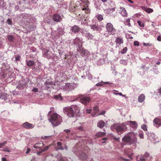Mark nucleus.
Instances as JSON below:
<instances>
[{
  "instance_id": "f257e3e1",
  "label": "nucleus",
  "mask_w": 161,
  "mask_h": 161,
  "mask_svg": "<svg viewBox=\"0 0 161 161\" xmlns=\"http://www.w3.org/2000/svg\"><path fill=\"white\" fill-rule=\"evenodd\" d=\"M80 108L76 105H72L70 107H65L63 108V111L69 117L76 116L79 112Z\"/></svg>"
},
{
  "instance_id": "f03ea898",
  "label": "nucleus",
  "mask_w": 161,
  "mask_h": 161,
  "mask_svg": "<svg viewBox=\"0 0 161 161\" xmlns=\"http://www.w3.org/2000/svg\"><path fill=\"white\" fill-rule=\"evenodd\" d=\"M126 125V122L121 124L115 123L111 126L110 129L116 132L118 134H121L127 130V128Z\"/></svg>"
},
{
  "instance_id": "7ed1b4c3",
  "label": "nucleus",
  "mask_w": 161,
  "mask_h": 161,
  "mask_svg": "<svg viewBox=\"0 0 161 161\" xmlns=\"http://www.w3.org/2000/svg\"><path fill=\"white\" fill-rule=\"evenodd\" d=\"M122 141L123 142L130 145L135 143L137 142L136 135L133 132H129L125 136L122 138Z\"/></svg>"
},
{
  "instance_id": "20e7f679",
  "label": "nucleus",
  "mask_w": 161,
  "mask_h": 161,
  "mask_svg": "<svg viewBox=\"0 0 161 161\" xmlns=\"http://www.w3.org/2000/svg\"><path fill=\"white\" fill-rule=\"evenodd\" d=\"M48 119L54 126L60 125L62 121L61 117L56 113H54L49 116Z\"/></svg>"
},
{
  "instance_id": "39448f33",
  "label": "nucleus",
  "mask_w": 161,
  "mask_h": 161,
  "mask_svg": "<svg viewBox=\"0 0 161 161\" xmlns=\"http://www.w3.org/2000/svg\"><path fill=\"white\" fill-rule=\"evenodd\" d=\"M106 31L109 35H114L116 32V30L115 29L113 24L111 23H107L106 25Z\"/></svg>"
},
{
  "instance_id": "423d86ee",
  "label": "nucleus",
  "mask_w": 161,
  "mask_h": 161,
  "mask_svg": "<svg viewBox=\"0 0 161 161\" xmlns=\"http://www.w3.org/2000/svg\"><path fill=\"white\" fill-rule=\"evenodd\" d=\"M151 158L152 156H150L149 153L147 152H146L144 155H139L137 156L136 157V160L137 161L149 160H151Z\"/></svg>"
},
{
  "instance_id": "0eeeda50",
  "label": "nucleus",
  "mask_w": 161,
  "mask_h": 161,
  "mask_svg": "<svg viewBox=\"0 0 161 161\" xmlns=\"http://www.w3.org/2000/svg\"><path fill=\"white\" fill-rule=\"evenodd\" d=\"M146 135H147L148 139L153 144H156L159 142L158 138L153 133L147 132Z\"/></svg>"
},
{
  "instance_id": "6e6552de",
  "label": "nucleus",
  "mask_w": 161,
  "mask_h": 161,
  "mask_svg": "<svg viewBox=\"0 0 161 161\" xmlns=\"http://www.w3.org/2000/svg\"><path fill=\"white\" fill-rule=\"evenodd\" d=\"M79 97L80 102L85 105L88 104L91 101V97L89 96L81 95Z\"/></svg>"
},
{
  "instance_id": "1a4fd4ad",
  "label": "nucleus",
  "mask_w": 161,
  "mask_h": 161,
  "mask_svg": "<svg viewBox=\"0 0 161 161\" xmlns=\"http://www.w3.org/2000/svg\"><path fill=\"white\" fill-rule=\"evenodd\" d=\"M27 80L26 79H23L21 81H19L16 87L18 89H23L27 85Z\"/></svg>"
},
{
  "instance_id": "9d476101",
  "label": "nucleus",
  "mask_w": 161,
  "mask_h": 161,
  "mask_svg": "<svg viewBox=\"0 0 161 161\" xmlns=\"http://www.w3.org/2000/svg\"><path fill=\"white\" fill-rule=\"evenodd\" d=\"M73 45L76 46L77 48L81 47L83 43L82 39L77 37L73 40Z\"/></svg>"
},
{
  "instance_id": "9b49d317",
  "label": "nucleus",
  "mask_w": 161,
  "mask_h": 161,
  "mask_svg": "<svg viewBox=\"0 0 161 161\" xmlns=\"http://www.w3.org/2000/svg\"><path fill=\"white\" fill-rule=\"evenodd\" d=\"M22 20L24 22L27 23H30L31 21L32 18L31 15L27 14H23L21 15Z\"/></svg>"
},
{
  "instance_id": "f8f14e48",
  "label": "nucleus",
  "mask_w": 161,
  "mask_h": 161,
  "mask_svg": "<svg viewBox=\"0 0 161 161\" xmlns=\"http://www.w3.org/2000/svg\"><path fill=\"white\" fill-rule=\"evenodd\" d=\"M42 53L43 56L47 59H51L53 57L52 53L48 50L42 49Z\"/></svg>"
},
{
  "instance_id": "ddd939ff",
  "label": "nucleus",
  "mask_w": 161,
  "mask_h": 161,
  "mask_svg": "<svg viewBox=\"0 0 161 161\" xmlns=\"http://www.w3.org/2000/svg\"><path fill=\"white\" fill-rule=\"evenodd\" d=\"M77 50L78 52L79 53L81 56H87L89 53V52L86 49H85L81 47L78 48L77 49Z\"/></svg>"
},
{
  "instance_id": "4468645a",
  "label": "nucleus",
  "mask_w": 161,
  "mask_h": 161,
  "mask_svg": "<svg viewBox=\"0 0 161 161\" xmlns=\"http://www.w3.org/2000/svg\"><path fill=\"white\" fill-rule=\"evenodd\" d=\"M126 125H129L133 129H136L137 127L138 124L135 121H129L126 122Z\"/></svg>"
},
{
  "instance_id": "2eb2a0df",
  "label": "nucleus",
  "mask_w": 161,
  "mask_h": 161,
  "mask_svg": "<svg viewBox=\"0 0 161 161\" xmlns=\"http://www.w3.org/2000/svg\"><path fill=\"white\" fill-rule=\"evenodd\" d=\"M153 125L157 127H159L161 125V119L156 118L153 120Z\"/></svg>"
},
{
  "instance_id": "dca6fc26",
  "label": "nucleus",
  "mask_w": 161,
  "mask_h": 161,
  "mask_svg": "<svg viewBox=\"0 0 161 161\" xmlns=\"http://www.w3.org/2000/svg\"><path fill=\"white\" fill-rule=\"evenodd\" d=\"M72 151L77 156H78L79 154L80 153L81 151L80 148L79 147V146L77 144H76L73 147Z\"/></svg>"
},
{
  "instance_id": "f3484780",
  "label": "nucleus",
  "mask_w": 161,
  "mask_h": 161,
  "mask_svg": "<svg viewBox=\"0 0 161 161\" xmlns=\"http://www.w3.org/2000/svg\"><path fill=\"white\" fill-rule=\"evenodd\" d=\"M52 18L54 21L57 22H60L62 20L61 16L58 14H54Z\"/></svg>"
},
{
  "instance_id": "a211bd4d",
  "label": "nucleus",
  "mask_w": 161,
  "mask_h": 161,
  "mask_svg": "<svg viewBox=\"0 0 161 161\" xmlns=\"http://www.w3.org/2000/svg\"><path fill=\"white\" fill-rule=\"evenodd\" d=\"M72 86L70 83L66 84L65 85L61 87V89H63L64 91L66 92H69L71 90Z\"/></svg>"
},
{
  "instance_id": "6ab92c4d",
  "label": "nucleus",
  "mask_w": 161,
  "mask_h": 161,
  "mask_svg": "<svg viewBox=\"0 0 161 161\" xmlns=\"http://www.w3.org/2000/svg\"><path fill=\"white\" fill-rule=\"evenodd\" d=\"M62 143L60 142H58L57 143V147H56V150H63L64 149L67 150V147L66 145H64V147L62 146Z\"/></svg>"
},
{
  "instance_id": "aec40b11",
  "label": "nucleus",
  "mask_w": 161,
  "mask_h": 161,
  "mask_svg": "<svg viewBox=\"0 0 161 161\" xmlns=\"http://www.w3.org/2000/svg\"><path fill=\"white\" fill-rule=\"evenodd\" d=\"M22 126L24 128L27 129H31L33 128L35 126V125H33L32 124L28 122L24 123L22 125Z\"/></svg>"
},
{
  "instance_id": "412c9836",
  "label": "nucleus",
  "mask_w": 161,
  "mask_h": 161,
  "mask_svg": "<svg viewBox=\"0 0 161 161\" xmlns=\"http://www.w3.org/2000/svg\"><path fill=\"white\" fill-rule=\"evenodd\" d=\"M70 30L72 32L76 33L80 31V28L77 25H74L71 27Z\"/></svg>"
},
{
  "instance_id": "4be33fe9",
  "label": "nucleus",
  "mask_w": 161,
  "mask_h": 161,
  "mask_svg": "<svg viewBox=\"0 0 161 161\" xmlns=\"http://www.w3.org/2000/svg\"><path fill=\"white\" fill-rule=\"evenodd\" d=\"M43 146V143L42 141L37 142L33 146L34 148L36 149H40Z\"/></svg>"
},
{
  "instance_id": "5701e85b",
  "label": "nucleus",
  "mask_w": 161,
  "mask_h": 161,
  "mask_svg": "<svg viewBox=\"0 0 161 161\" xmlns=\"http://www.w3.org/2000/svg\"><path fill=\"white\" fill-rule=\"evenodd\" d=\"M91 28L94 31H98L101 30V28L100 26L96 25H90Z\"/></svg>"
},
{
  "instance_id": "b1692460",
  "label": "nucleus",
  "mask_w": 161,
  "mask_h": 161,
  "mask_svg": "<svg viewBox=\"0 0 161 161\" xmlns=\"http://www.w3.org/2000/svg\"><path fill=\"white\" fill-rule=\"evenodd\" d=\"M141 8L143 10L146 11L148 13H150L153 12V10L151 8H147L144 6H141Z\"/></svg>"
},
{
  "instance_id": "393cba45",
  "label": "nucleus",
  "mask_w": 161,
  "mask_h": 161,
  "mask_svg": "<svg viewBox=\"0 0 161 161\" xmlns=\"http://www.w3.org/2000/svg\"><path fill=\"white\" fill-rule=\"evenodd\" d=\"M120 14L123 17H126L127 15V13L125 9V8L124 7H120Z\"/></svg>"
},
{
  "instance_id": "a878e982",
  "label": "nucleus",
  "mask_w": 161,
  "mask_h": 161,
  "mask_svg": "<svg viewBox=\"0 0 161 161\" xmlns=\"http://www.w3.org/2000/svg\"><path fill=\"white\" fill-rule=\"evenodd\" d=\"M145 95L143 94H141L138 97V101L139 103H142L145 100Z\"/></svg>"
},
{
  "instance_id": "bb28decb",
  "label": "nucleus",
  "mask_w": 161,
  "mask_h": 161,
  "mask_svg": "<svg viewBox=\"0 0 161 161\" xmlns=\"http://www.w3.org/2000/svg\"><path fill=\"white\" fill-rule=\"evenodd\" d=\"M115 42L119 44H121L123 43V40L122 38L117 37L115 39Z\"/></svg>"
},
{
  "instance_id": "cd10ccee",
  "label": "nucleus",
  "mask_w": 161,
  "mask_h": 161,
  "mask_svg": "<svg viewBox=\"0 0 161 161\" xmlns=\"http://www.w3.org/2000/svg\"><path fill=\"white\" fill-rule=\"evenodd\" d=\"M79 158L81 159L86 160L87 159V156L84 153H81L79 154Z\"/></svg>"
},
{
  "instance_id": "c85d7f7f",
  "label": "nucleus",
  "mask_w": 161,
  "mask_h": 161,
  "mask_svg": "<svg viewBox=\"0 0 161 161\" xmlns=\"http://www.w3.org/2000/svg\"><path fill=\"white\" fill-rule=\"evenodd\" d=\"M106 133L105 132H98L95 135L96 138H98L102 137L105 135Z\"/></svg>"
},
{
  "instance_id": "c756f323",
  "label": "nucleus",
  "mask_w": 161,
  "mask_h": 161,
  "mask_svg": "<svg viewBox=\"0 0 161 161\" xmlns=\"http://www.w3.org/2000/svg\"><path fill=\"white\" fill-rule=\"evenodd\" d=\"M104 125L105 123L103 120L98 121L97 124V126L100 128H103L104 126Z\"/></svg>"
},
{
  "instance_id": "7c9ffc66",
  "label": "nucleus",
  "mask_w": 161,
  "mask_h": 161,
  "mask_svg": "<svg viewBox=\"0 0 161 161\" xmlns=\"http://www.w3.org/2000/svg\"><path fill=\"white\" fill-rule=\"evenodd\" d=\"M59 35H63L65 32L64 31V29L60 27H59L57 29Z\"/></svg>"
},
{
  "instance_id": "2f4dec72",
  "label": "nucleus",
  "mask_w": 161,
  "mask_h": 161,
  "mask_svg": "<svg viewBox=\"0 0 161 161\" xmlns=\"http://www.w3.org/2000/svg\"><path fill=\"white\" fill-rule=\"evenodd\" d=\"M7 94L4 93H0V99L4 100L7 99Z\"/></svg>"
},
{
  "instance_id": "473e14b6",
  "label": "nucleus",
  "mask_w": 161,
  "mask_h": 161,
  "mask_svg": "<svg viewBox=\"0 0 161 161\" xmlns=\"http://www.w3.org/2000/svg\"><path fill=\"white\" fill-rule=\"evenodd\" d=\"M130 18L126 19L125 21V22L124 24L128 26L129 27H131V25L130 23Z\"/></svg>"
},
{
  "instance_id": "72a5a7b5",
  "label": "nucleus",
  "mask_w": 161,
  "mask_h": 161,
  "mask_svg": "<svg viewBox=\"0 0 161 161\" xmlns=\"http://www.w3.org/2000/svg\"><path fill=\"white\" fill-rule=\"evenodd\" d=\"M26 63H27V65L29 67L33 66L35 64L34 62L32 60H30L28 61L26 60Z\"/></svg>"
},
{
  "instance_id": "f704fd0d",
  "label": "nucleus",
  "mask_w": 161,
  "mask_h": 161,
  "mask_svg": "<svg viewBox=\"0 0 161 161\" xmlns=\"http://www.w3.org/2000/svg\"><path fill=\"white\" fill-rule=\"evenodd\" d=\"M58 161H68L67 158L64 157H62L60 155L59 156V158H58L57 159Z\"/></svg>"
},
{
  "instance_id": "c9c22d12",
  "label": "nucleus",
  "mask_w": 161,
  "mask_h": 161,
  "mask_svg": "<svg viewBox=\"0 0 161 161\" xmlns=\"http://www.w3.org/2000/svg\"><path fill=\"white\" fill-rule=\"evenodd\" d=\"M6 5V3L4 0H0V8H4Z\"/></svg>"
},
{
  "instance_id": "e433bc0d",
  "label": "nucleus",
  "mask_w": 161,
  "mask_h": 161,
  "mask_svg": "<svg viewBox=\"0 0 161 161\" xmlns=\"http://www.w3.org/2000/svg\"><path fill=\"white\" fill-rule=\"evenodd\" d=\"M107 1L108 3L110 6L111 7H115V5L114 3L112 0H107Z\"/></svg>"
},
{
  "instance_id": "4c0bfd02",
  "label": "nucleus",
  "mask_w": 161,
  "mask_h": 161,
  "mask_svg": "<svg viewBox=\"0 0 161 161\" xmlns=\"http://www.w3.org/2000/svg\"><path fill=\"white\" fill-rule=\"evenodd\" d=\"M85 36L88 39H92L93 38V36L90 33H86L85 34Z\"/></svg>"
},
{
  "instance_id": "58836bf2",
  "label": "nucleus",
  "mask_w": 161,
  "mask_h": 161,
  "mask_svg": "<svg viewBox=\"0 0 161 161\" xmlns=\"http://www.w3.org/2000/svg\"><path fill=\"white\" fill-rule=\"evenodd\" d=\"M115 7H113L112 8H108L106 9V11H109V13H112L115 10Z\"/></svg>"
},
{
  "instance_id": "ea45409f",
  "label": "nucleus",
  "mask_w": 161,
  "mask_h": 161,
  "mask_svg": "<svg viewBox=\"0 0 161 161\" xmlns=\"http://www.w3.org/2000/svg\"><path fill=\"white\" fill-rule=\"evenodd\" d=\"M86 75L87 76L88 79L89 80H91L92 79V75L90 74L89 72L87 71L86 72Z\"/></svg>"
},
{
  "instance_id": "a19ab883",
  "label": "nucleus",
  "mask_w": 161,
  "mask_h": 161,
  "mask_svg": "<svg viewBox=\"0 0 161 161\" xmlns=\"http://www.w3.org/2000/svg\"><path fill=\"white\" fill-rule=\"evenodd\" d=\"M54 97L55 99L56 100H62V97L61 96L59 95H55Z\"/></svg>"
},
{
  "instance_id": "79ce46f5",
  "label": "nucleus",
  "mask_w": 161,
  "mask_h": 161,
  "mask_svg": "<svg viewBox=\"0 0 161 161\" xmlns=\"http://www.w3.org/2000/svg\"><path fill=\"white\" fill-rule=\"evenodd\" d=\"M137 23L140 27H143L144 26V23L143 21L138 20Z\"/></svg>"
},
{
  "instance_id": "37998d69",
  "label": "nucleus",
  "mask_w": 161,
  "mask_h": 161,
  "mask_svg": "<svg viewBox=\"0 0 161 161\" xmlns=\"http://www.w3.org/2000/svg\"><path fill=\"white\" fill-rule=\"evenodd\" d=\"M7 38L8 41L10 42L13 41L14 38V37L11 35L8 36Z\"/></svg>"
},
{
  "instance_id": "c03bdc74",
  "label": "nucleus",
  "mask_w": 161,
  "mask_h": 161,
  "mask_svg": "<svg viewBox=\"0 0 161 161\" xmlns=\"http://www.w3.org/2000/svg\"><path fill=\"white\" fill-rule=\"evenodd\" d=\"M127 51V48L126 47L124 48L121 51V53L122 54H124Z\"/></svg>"
},
{
  "instance_id": "a18cd8bd",
  "label": "nucleus",
  "mask_w": 161,
  "mask_h": 161,
  "mask_svg": "<svg viewBox=\"0 0 161 161\" xmlns=\"http://www.w3.org/2000/svg\"><path fill=\"white\" fill-rule=\"evenodd\" d=\"M141 128L145 131L147 130V129L146 125L143 124L141 125Z\"/></svg>"
},
{
  "instance_id": "49530a36",
  "label": "nucleus",
  "mask_w": 161,
  "mask_h": 161,
  "mask_svg": "<svg viewBox=\"0 0 161 161\" xmlns=\"http://www.w3.org/2000/svg\"><path fill=\"white\" fill-rule=\"evenodd\" d=\"M97 18L100 21H102L103 19V16L101 14L98 15L97 16Z\"/></svg>"
},
{
  "instance_id": "de8ad7c7",
  "label": "nucleus",
  "mask_w": 161,
  "mask_h": 161,
  "mask_svg": "<svg viewBox=\"0 0 161 161\" xmlns=\"http://www.w3.org/2000/svg\"><path fill=\"white\" fill-rule=\"evenodd\" d=\"M94 112L96 113L99 111L98 108L97 106H95L93 108Z\"/></svg>"
},
{
  "instance_id": "09e8293b",
  "label": "nucleus",
  "mask_w": 161,
  "mask_h": 161,
  "mask_svg": "<svg viewBox=\"0 0 161 161\" xmlns=\"http://www.w3.org/2000/svg\"><path fill=\"white\" fill-rule=\"evenodd\" d=\"M7 23L9 25H12V20L11 19H8L7 20Z\"/></svg>"
},
{
  "instance_id": "8fccbe9b",
  "label": "nucleus",
  "mask_w": 161,
  "mask_h": 161,
  "mask_svg": "<svg viewBox=\"0 0 161 161\" xmlns=\"http://www.w3.org/2000/svg\"><path fill=\"white\" fill-rule=\"evenodd\" d=\"M104 85L103 82V81H101L100 82H98L96 84V86H100Z\"/></svg>"
},
{
  "instance_id": "3c124183",
  "label": "nucleus",
  "mask_w": 161,
  "mask_h": 161,
  "mask_svg": "<svg viewBox=\"0 0 161 161\" xmlns=\"http://www.w3.org/2000/svg\"><path fill=\"white\" fill-rule=\"evenodd\" d=\"M51 136H41V139H48V138Z\"/></svg>"
},
{
  "instance_id": "603ef678",
  "label": "nucleus",
  "mask_w": 161,
  "mask_h": 161,
  "mask_svg": "<svg viewBox=\"0 0 161 161\" xmlns=\"http://www.w3.org/2000/svg\"><path fill=\"white\" fill-rule=\"evenodd\" d=\"M139 136L140 138L143 139L144 138V134L143 132L140 133L139 134Z\"/></svg>"
},
{
  "instance_id": "864d4df0",
  "label": "nucleus",
  "mask_w": 161,
  "mask_h": 161,
  "mask_svg": "<svg viewBox=\"0 0 161 161\" xmlns=\"http://www.w3.org/2000/svg\"><path fill=\"white\" fill-rule=\"evenodd\" d=\"M143 44L144 46H148L149 47H151L152 45V44L150 43H146L145 42H143Z\"/></svg>"
},
{
  "instance_id": "5fc2aeb1",
  "label": "nucleus",
  "mask_w": 161,
  "mask_h": 161,
  "mask_svg": "<svg viewBox=\"0 0 161 161\" xmlns=\"http://www.w3.org/2000/svg\"><path fill=\"white\" fill-rule=\"evenodd\" d=\"M23 3L25 4H29L30 3L29 0H23L22 3Z\"/></svg>"
},
{
  "instance_id": "6e6d98bb",
  "label": "nucleus",
  "mask_w": 161,
  "mask_h": 161,
  "mask_svg": "<svg viewBox=\"0 0 161 161\" xmlns=\"http://www.w3.org/2000/svg\"><path fill=\"white\" fill-rule=\"evenodd\" d=\"M49 147L50 146H46L45 148L42 150V152H44L46 151L48 149Z\"/></svg>"
},
{
  "instance_id": "4d7b16f0",
  "label": "nucleus",
  "mask_w": 161,
  "mask_h": 161,
  "mask_svg": "<svg viewBox=\"0 0 161 161\" xmlns=\"http://www.w3.org/2000/svg\"><path fill=\"white\" fill-rule=\"evenodd\" d=\"M20 56L19 55H18L16 57H15V61H19L20 60Z\"/></svg>"
},
{
  "instance_id": "13d9d810",
  "label": "nucleus",
  "mask_w": 161,
  "mask_h": 161,
  "mask_svg": "<svg viewBox=\"0 0 161 161\" xmlns=\"http://www.w3.org/2000/svg\"><path fill=\"white\" fill-rule=\"evenodd\" d=\"M134 45L135 46H138L139 45V43L137 41H135L133 43Z\"/></svg>"
},
{
  "instance_id": "bf43d9fd",
  "label": "nucleus",
  "mask_w": 161,
  "mask_h": 161,
  "mask_svg": "<svg viewBox=\"0 0 161 161\" xmlns=\"http://www.w3.org/2000/svg\"><path fill=\"white\" fill-rule=\"evenodd\" d=\"M7 142L5 141L3 142L0 143V148L2 147L3 146H4L6 143Z\"/></svg>"
},
{
  "instance_id": "052dcab7",
  "label": "nucleus",
  "mask_w": 161,
  "mask_h": 161,
  "mask_svg": "<svg viewBox=\"0 0 161 161\" xmlns=\"http://www.w3.org/2000/svg\"><path fill=\"white\" fill-rule=\"evenodd\" d=\"M82 10H84V11H88V6H86V7H84V8H83L82 9Z\"/></svg>"
},
{
  "instance_id": "680f3d73",
  "label": "nucleus",
  "mask_w": 161,
  "mask_h": 161,
  "mask_svg": "<svg viewBox=\"0 0 161 161\" xmlns=\"http://www.w3.org/2000/svg\"><path fill=\"white\" fill-rule=\"evenodd\" d=\"M38 88H37L36 87H34L32 90V91L36 92H38Z\"/></svg>"
},
{
  "instance_id": "e2e57ef3",
  "label": "nucleus",
  "mask_w": 161,
  "mask_h": 161,
  "mask_svg": "<svg viewBox=\"0 0 161 161\" xmlns=\"http://www.w3.org/2000/svg\"><path fill=\"white\" fill-rule=\"evenodd\" d=\"M3 151H6L7 152H10L11 151L8 148H4L3 150Z\"/></svg>"
},
{
  "instance_id": "0e129e2a",
  "label": "nucleus",
  "mask_w": 161,
  "mask_h": 161,
  "mask_svg": "<svg viewBox=\"0 0 161 161\" xmlns=\"http://www.w3.org/2000/svg\"><path fill=\"white\" fill-rule=\"evenodd\" d=\"M92 111V109H87L86 110V112L87 113L90 114V113Z\"/></svg>"
},
{
  "instance_id": "69168bd1",
  "label": "nucleus",
  "mask_w": 161,
  "mask_h": 161,
  "mask_svg": "<svg viewBox=\"0 0 161 161\" xmlns=\"http://www.w3.org/2000/svg\"><path fill=\"white\" fill-rule=\"evenodd\" d=\"M103 84H113V83H112L109 81H107V82H103Z\"/></svg>"
},
{
  "instance_id": "338daca9",
  "label": "nucleus",
  "mask_w": 161,
  "mask_h": 161,
  "mask_svg": "<svg viewBox=\"0 0 161 161\" xmlns=\"http://www.w3.org/2000/svg\"><path fill=\"white\" fill-rule=\"evenodd\" d=\"M157 40L158 41H161V36H158L157 37Z\"/></svg>"
},
{
  "instance_id": "774afa93",
  "label": "nucleus",
  "mask_w": 161,
  "mask_h": 161,
  "mask_svg": "<svg viewBox=\"0 0 161 161\" xmlns=\"http://www.w3.org/2000/svg\"><path fill=\"white\" fill-rule=\"evenodd\" d=\"M64 131H65L66 133L68 134L69 133L70 131V130L69 129H66L64 130Z\"/></svg>"
}]
</instances>
